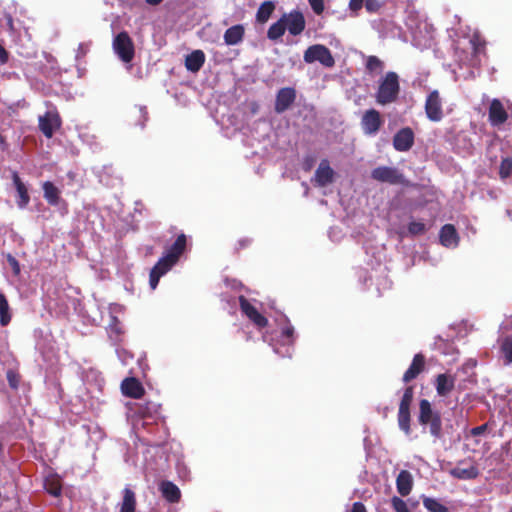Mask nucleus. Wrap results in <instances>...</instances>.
<instances>
[{"label":"nucleus","instance_id":"39448f33","mask_svg":"<svg viewBox=\"0 0 512 512\" xmlns=\"http://www.w3.org/2000/svg\"><path fill=\"white\" fill-rule=\"evenodd\" d=\"M112 47L122 62L130 63L133 60L135 47L133 40L126 31H122L114 37Z\"/></svg>","mask_w":512,"mask_h":512},{"label":"nucleus","instance_id":"a18cd8bd","mask_svg":"<svg viewBox=\"0 0 512 512\" xmlns=\"http://www.w3.org/2000/svg\"><path fill=\"white\" fill-rule=\"evenodd\" d=\"M282 335L288 339V343L291 344L294 341V328L291 325L286 326L282 330Z\"/></svg>","mask_w":512,"mask_h":512},{"label":"nucleus","instance_id":"cd10ccee","mask_svg":"<svg viewBox=\"0 0 512 512\" xmlns=\"http://www.w3.org/2000/svg\"><path fill=\"white\" fill-rule=\"evenodd\" d=\"M275 10V3L273 1H264L258 8L256 13V21L264 24L271 17Z\"/></svg>","mask_w":512,"mask_h":512},{"label":"nucleus","instance_id":"5701e85b","mask_svg":"<svg viewBox=\"0 0 512 512\" xmlns=\"http://www.w3.org/2000/svg\"><path fill=\"white\" fill-rule=\"evenodd\" d=\"M244 35V26L242 24H236L225 31L223 38L226 45L234 46L242 42Z\"/></svg>","mask_w":512,"mask_h":512},{"label":"nucleus","instance_id":"e433bc0d","mask_svg":"<svg viewBox=\"0 0 512 512\" xmlns=\"http://www.w3.org/2000/svg\"><path fill=\"white\" fill-rule=\"evenodd\" d=\"M512 175V158H503L499 167V176L501 179H507Z\"/></svg>","mask_w":512,"mask_h":512},{"label":"nucleus","instance_id":"423d86ee","mask_svg":"<svg viewBox=\"0 0 512 512\" xmlns=\"http://www.w3.org/2000/svg\"><path fill=\"white\" fill-rule=\"evenodd\" d=\"M371 178L381 183L390 185H405L406 179L397 168L390 166H378L371 171Z\"/></svg>","mask_w":512,"mask_h":512},{"label":"nucleus","instance_id":"bb28decb","mask_svg":"<svg viewBox=\"0 0 512 512\" xmlns=\"http://www.w3.org/2000/svg\"><path fill=\"white\" fill-rule=\"evenodd\" d=\"M398 426L405 435L411 434V413L410 409L399 408L397 414Z\"/></svg>","mask_w":512,"mask_h":512},{"label":"nucleus","instance_id":"3c124183","mask_svg":"<svg viewBox=\"0 0 512 512\" xmlns=\"http://www.w3.org/2000/svg\"><path fill=\"white\" fill-rule=\"evenodd\" d=\"M312 161H313V160L311 159V160H309V161H308V160H306V161L304 162L303 168H304V170H305V171H309V170L312 168Z\"/></svg>","mask_w":512,"mask_h":512},{"label":"nucleus","instance_id":"9b49d317","mask_svg":"<svg viewBox=\"0 0 512 512\" xmlns=\"http://www.w3.org/2000/svg\"><path fill=\"white\" fill-rule=\"evenodd\" d=\"M282 18L285 21L286 30L293 35H300L306 27V21L302 12L298 10L291 11L288 14H284Z\"/></svg>","mask_w":512,"mask_h":512},{"label":"nucleus","instance_id":"ea45409f","mask_svg":"<svg viewBox=\"0 0 512 512\" xmlns=\"http://www.w3.org/2000/svg\"><path fill=\"white\" fill-rule=\"evenodd\" d=\"M391 504L395 512H411L408 509L406 502L398 496L392 497Z\"/></svg>","mask_w":512,"mask_h":512},{"label":"nucleus","instance_id":"f704fd0d","mask_svg":"<svg viewBox=\"0 0 512 512\" xmlns=\"http://www.w3.org/2000/svg\"><path fill=\"white\" fill-rule=\"evenodd\" d=\"M383 66V62L377 56H368L366 60V69L369 73H380L383 70Z\"/></svg>","mask_w":512,"mask_h":512},{"label":"nucleus","instance_id":"8fccbe9b","mask_svg":"<svg viewBox=\"0 0 512 512\" xmlns=\"http://www.w3.org/2000/svg\"><path fill=\"white\" fill-rule=\"evenodd\" d=\"M8 61V52L0 45V63L5 64Z\"/></svg>","mask_w":512,"mask_h":512},{"label":"nucleus","instance_id":"7c9ffc66","mask_svg":"<svg viewBox=\"0 0 512 512\" xmlns=\"http://www.w3.org/2000/svg\"><path fill=\"white\" fill-rule=\"evenodd\" d=\"M500 350L504 357L505 363H512V335L504 336L500 340Z\"/></svg>","mask_w":512,"mask_h":512},{"label":"nucleus","instance_id":"f03ea898","mask_svg":"<svg viewBox=\"0 0 512 512\" xmlns=\"http://www.w3.org/2000/svg\"><path fill=\"white\" fill-rule=\"evenodd\" d=\"M417 420L424 430L428 429L432 437L435 439L442 438L443 428L441 412L434 409L428 399H421L419 401Z\"/></svg>","mask_w":512,"mask_h":512},{"label":"nucleus","instance_id":"412c9836","mask_svg":"<svg viewBox=\"0 0 512 512\" xmlns=\"http://www.w3.org/2000/svg\"><path fill=\"white\" fill-rule=\"evenodd\" d=\"M12 181L18 195L16 203L19 208L24 209L30 202L28 189L16 171L12 173Z\"/></svg>","mask_w":512,"mask_h":512},{"label":"nucleus","instance_id":"6ab92c4d","mask_svg":"<svg viewBox=\"0 0 512 512\" xmlns=\"http://www.w3.org/2000/svg\"><path fill=\"white\" fill-rule=\"evenodd\" d=\"M464 462L461 461L449 471V474L460 480H472L479 476V469L477 465L470 464L466 467L463 466Z\"/></svg>","mask_w":512,"mask_h":512},{"label":"nucleus","instance_id":"9d476101","mask_svg":"<svg viewBox=\"0 0 512 512\" xmlns=\"http://www.w3.org/2000/svg\"><path fill=\"white\" fill-rule=\"evenodd\" d=\"M383 125L380 112L376 109L365 111L361 119V127L366 135H375Z\"/></svg>","mask_w":512,"mask_h":512},{"label":"nucleus","instance_id":"a211bd4d","mask_svg":"<svg viewBox=\"0 0 512 512\" xmlns=\"http://www.w3.org/2000/svg\"><path fill=\"white\" fill-rule=\"evenodd\" d=\"M334 179V171L330 167L328 160L324 159L320 162L315 171L314 181L316 186L325 187L332 183Z\"/></svg>","mask_w":512,"mask_h":512},{"label":"nucleus","instance_id":"473e14b6","mask_svg":"<svg viewBox=\"0 0 512 512\" xmlns=\"http://www.w3.org/2000/svg\"><path fill=\"white\" fill-rule=\"evenodd\" d=\"M422 501L429 512H449V508L435 498L424 496Z\"/></svg>","mask_w":512,"mask_h":512},{"label":"nucleus","instance_id":"79ce46f5","mask_svg":"<svg viewBox=\"0 0 512 512\" xmlns=\"http://www.w3.org/2000/svg\"><path fill=\"white\" fill-rule=\"evenodd\" d=\"M313 12L321 15L324 11V0H308Z\"/></svg>","mask_w":512,"mask_h":512},{"label":"nucleus","instance_id":"f8f14e48","mask_svg":"<svg viewBox=\"0 0 512 512\" xmlns=\"http://www.w3.org/2000/svg\"><path fill=\"white\" fill-rule=\"evenodd\" d=\"M296 100V90L292 87H284L278 90L275 99L274 110L281 114L291 107Z\"/></svg>","mask_w":512,"mask_h":512},{"label":"nucleus","instance_id":"0eeeda50","mask_svg":"<svg viewBox=\"0 0 512 512\" xmlns=\"http://www.w3.org/2000/svg\"><path fill=\"white\" fill-rule=\"evenodd\" d=\"M61 125L62 120L56 108L46 111L38 118V128L48 139L53 137L55 131L59 130Z\"/></svg>","mask_w":512,"mask_h":512},{"label":"nucleus","instance_id":"603ef678","mask_svg":"<svg viewBox=\"0 0 512 512\" xmlns=\"http://www.w3.org/2000/svg\"><path fill=\"white\" fill-rule=\"evenodd\" d=\"M147 4L156 6L159 5L163 0H145Z\"/></svg>","mask_w":512,"mask_h":512},{"label":"nucleus","instance_id":"864d4df0","mask_svg":"<svg viewBox=\"0 0 512 512\" xmlns=\"http://www.w3.org/2000/svg\"><path fill=\"white\" fill-rule=\"evenodd\" d=\"M258 109H259L258 104L256 102H253L252 107H251L252 113H257Z\"/></svg>","mask_w":512,"mask_h":512},{"label":"nucleus","instance_id":"b1692460","mask_svg":"<svg viewBox=\"0 0 512 512\" xmlns=\"http://www.w3.org/2000/svg\"><path fill=\"white\" fill-rule=\"evenodd\" d=\"M440 242L445 247L457 246L459 237L456 228L452 224H445L439 234Z\"/></svg>","mask_w":512,"mask_h":512},{"label":"nucleus","instance_id":"6e6d98bb","mask_svg":"<svg viewBox=\"0 0 512 512\" xmlns=\"http://www.w3.org/2000/svg\"><path fill=\"white\" fill-rule=\"evenodd\" d=\"M115 331H116L117 333H121V331L119 330V328H116V329H115Z\"/></svg>","mask_w":512,"mask_h":512},{"label":"nucleus","instance_id":"6e6552de","mask_svg":"<svg viewBox=\"0 0 512 512\" xmlns=\"http://www.w3.org/2000/svg\"><path fill=\"white\" fill-rule=\"evenodd\" d=\"M443 102L438 90L431 91L425 101V113L432 122H440L444 116Z\"/></svg>","mask_w":512,"mask_h":512},{"label":"nucleus","instance_id":"09e8293b","mask_svg":"<svg viewBox=\"0 0 512 512\" xmlns=\"http://www.w3.org/2000/svg\"><path fill=\"white\" fill-rule=\"evenodd\" d=\"M351 512H367V509L362 502H354Z\"/></svg>","mask_w":512,"mask_h":512},{"label":"nucleus","instance_id":"58836bf2","mask_svg":"<svg viewBox=\"0 0 512 512\" xmlns=\"http://www.w3.org/2000/svg\"><path fill=\"white\" fill-rule=\"evenodd\" d=\"M426 231V225L422 222L412 221L408 225V232L411 235H422Z\"/></svg>","mask_w":512,"mask_h":512},{"label":"nucleus","instance_id":"c9c22d12","mask_svg":"<svg viewBox=\"0 0 512 512\" xmlns=\"http://www.w3.org/2000/svg\"><path fill=\"white\" fill-rule=\"evenodd\" d=\"M414 397V387L407 386L399 403V408L410 409Z\"/></svg>","mask_w":512,"mask_h":512},{"label":"nucleus","instance_id":"72a5a7b5","mask_svg":"<svg viewBox=\"0 0 512 512\" xmlns=\"http://www.w3.org/2000/svg\"><path fill=\"white\" fill-rule=\"evenodd\" d=\"M470 44L475 55L484 52L486 41L479 33H474L470 38Z\"/></svg>","mask_w":512,"mask_h":512},{"label":"nucleus","instance_id":"4468645a","mask_svg":"<svg viewBox=\"0 0 512 512\" xmlns=\"http://www.w3.org/2000/svg\"><path fill=\"white\" fill-rule=\"evenodd\" d=\"M414 132L410 127L400 129L393 137V147L396 151L406 152L414 145Z\"/></svg>","mask_w":512,"mask_h":512},{"label":"nucleus","instance_id":"4be33fe9","mask_svg":"<svg viewBox=\"0 0 512 512\" xmlns=\"http://www.w3.org/2000/svg\"><path fill=\"white\" fill-rule=\"evenodd\" d=\"M396 488L402 496H408L413 488V478L409 471L401 470L396 478Z\"/></svg>","mask_w":512,"mask_h":512},{"label":"nucleus","instance_id":"2eb2a0df","mask_svg":"<svg viewBox=\"0 0 512 512\" xmlns=\"http://www.w3.org/2000/svg\"><path fill=\"white\" fill-rule=\"evenodd\" d=\"M425 366V356L422 353L415 354L409 368L403 374L402 381L409 383L416 379L425 370Z\"/></svg>","mask_w":512,"mask_h":512},{"label":"nucleus","instance_id":"de8ad7c7","mask_svg":"<svg viewBox=\"0 0 512 512\" xmlns=\"http://www.w3.org/2000/svg\"><path fill=\"white\" fill-rule=\"evenodd\" d=\"M363 2H364V0H350L349 8L352 11L357 12L358 10H360L362 8Z\"/></svg>","mask_w":512,"mask_h":512},{"label":"nucleus","instance_id":"49530a36","mask_svg":"<svg viewBox=\"0 0 512 512\" xmlns=\"http://www.w3.org/2000/svg\"><path fill=\"white\" fill-rule=\"evenodd\" d=\"M488 428V423H484L480 426L474 427L470 430V434L472 436H480L486 432Z\"/></svg>","mask_w":512,"mask_h":512},{"label":"nucleus","instance_id":"ddd939ff","mask_svg":"<svg viewBox=\"0 0 512 512\" xmlns=\"http://www.w3.org/2000/svg\"><path fill=\"white\" fill-rule=\"evenodd\" d=\"M508 119V113L502 102L495 98L490 102L488 109V120L493 127L503 125Z\"/></svg>","mask_w":512,"mask_h":512},{"label":"nucleus","instance_id":"393cba45","mask_svg":"<svg viewBox=\"0 0 512 512\" xmlns=\"http://www.w3.org/2000/svg\"><path fill=\"white\" fill-rule=\"evenodd\" d=\"M205 54L202 50H194L185 58V67L188 71L196 73L205 63Z\"/></svg>","mask_w":512,"mask_h":512},{"label":"nucleus","instance_id":"1a4fd4ad","mask_svg":"<svg viewBox=\"0 0 512 512\" xmlns=\"http://www.w3.org/2000/svg\"><path fill=\"white\" fill-rule=\"evenodd\" d=\"M239 305L241 312L256 325L258 328H265L268 325V319L263 316L255 306H253L249 300L243 296L240 295L239 298Z\"/></svg>","mask_w":512,"mask_h":512},{"label":"nucleus","instance_id":"a19ab883","mask_svg":"<svg viewBox=\"0 0 512 512\" xmlns=\"http://www.w3.org/2000/svg\"><path fill=\"white\" fill-rule=\"evenodd\" d=\"M6 378H7L9 386L12 389L18 388L19 382H20V375L17 372H15L13 370H8L6 373Z\"/></svg>","mask_w":512,"mask_h":512},{"label":"nucleus","instance_id":"4c0bfd02","mask_svg":"<svg viewBox=\"0 0 512 512\" xmlns=\"http://www.w3.org/2000/svg\"><path fill=\"white\" fill-rule=\"evenodd\" d=\"M45 488L50 495L56 497L62 492V486L58 480L46 481Z\"/></svg>","mask_w":512,"mask_h":512},{"label":"nucleus","instance_id":"2f4dec72","mask_svg":"<svg viewBox=\"0 0 512 512\" xmlns=\"http://www.w3.org/2000/svg\"><path fill=\"white\" fill-rule=\"evenodd\" d=\"M10 321L11 314L7 298L3 293H0V324L1 326H7Z\"/></svg>","mask_w":512,"mask_h":512},{"label":"nucleus","instance_id":"c756f323","mask_svg":"<svg viewBox=\"0 0 512 512\" xmlns=\"http://www.w3.org/2000/svg\"><path fill=\"white\" fill-rule=\"evenodd\" d=\"M286 26L287 25H285L284 19L281 17L277 22L273 23L268 28V31H267L268 39L271 41H277L278 39H280L286 31Z\"/></svg>","mask_w":512,"mask_h":512},{"label":"nucleus","instance_id":"5fc2aeb1","mask_svg":"<svg viewBox=\"0 0 512 512\" xmlns=\"http://www.w3.org/2000/svg\"><path fill=\"white\" fill-rule=\"evenodd\" d=\"M3 451V445L0 443V453Z\"/></svg>","mask_w":512,"mask_h":512},{"label":"nucleus","instance_id":"f257e3e1","mask_svg":"<svg viewBox=\"0 0 512 512\" xmlns=\"http://www.w3.org/2000/svg\"><path fill=\"white\" fill-rule=\"evenodd\" d=\"M188 238L181 232L175 241L166 248L163 256L152 267L149 274V285L152 290L156 289L162 276L168 273L180 260L187 248Z\"/></svg>","mask_w":512,"mask_h":512},{"label":"nucleus","instance_id":"f3484780","mask_svg":"<svg viewBox=\"0 0 512 512\" xmlns=\"http://www.w3.org/2000/svg\"><path fill=\"white\" fill-rule=\"evenodd\" d=\"M121 391L123 395L133 399H140L145 393L143 385L135 377L125 378L121 383Z\"/></svg>","mask_w":512,"mask_h":512},{"label":"nucleus","instance_id":"c03bdc74","mask_svg":"<svg viewBox=\"0 0 512 512\" xmlns=\"http://www.w3.org/2000/svg\"><path fill=\"white\" fill-rule=\"evenodd\" d=\"M381 4L378 0H365V8L369 12H376L380 9Z\"/></svg>","mask_w":512,"mask_h":512},{"label":"nucleus","instance_id":"dca6fc26","mask_svg":"<svg viewBox=\"0 0 512 512\" xmlns=\"http://www.w3.org/2000/svg\"><path fill=\"white\" fill-rule=\"evenodd\" d=\"M161 496L171 504L180 502L182 493L179 487L169 480H162L158 485Z\"/></svg>","mask_w":512,"mask_h":512},{"label":"nucleus","instance_id":"c85d7f7f","mask_svg":"<svg viewBox=\"0 0 512 512\" xmlns=\"http://www.w3.org/2000/svg\"><path fill=\"white\" fill-rule=\"evenodd\" d=\"M136 497L135 493L128 487L123 490V500L121 503L120 512H135Z\"/></svg>","mask_w":512,"mask_h":512},{"label":"nucleus","instance_id":"7ed1b4c3","mask_svg":"<svg viewBox=\"0 0 512 512\" xmlns=\"http://www.w3.org/2000/svg\"><path fill=\"white\" fill-rule=\"evenodd\" d=\"M399 92V77L396 72L389 71L379 83L376 100L382 105L392 103L397 99Z\"/></svg>","mask_w":512,"mask_h":512},{"label":"nucleus","instance_id":"20e7f679","mask_svg":"<svg viewBox=\"0 0 512 512\" xmlns=\"http://www.w3.org/2000/svg\"><path fill=\"white\" fill-rule=\"evenodd\" d=\"M303 60L308 64L319 62L326 68H332L335 65V59L331 51L322 44L309 46L304 52Z\"/></svg>","mask_w":512,"mask_h":512},{"label":"nucleus","instance_id":"aec40b11","mask_svg":"<svg viewBox=\"0 0 512 512\" xmlns=\"http://www.w3.org/2000/svg\"><path fill=\"white\" fill-rule=\"evenodd\" d=\"M435 388L439 396H448L455 388V377L447 373L437 375L435 379Z\"/></svg>","mask_w":512,"mask_h":512},{"label":"nucleus","instance_id":"37998d69","mask_svg":"<svg viewBox=\"0 0 512 512\" xmlns=\"http://www.w3.org/2000/svg\"><path fill=\"white\" fill-rule=\"evenodd\" d=\"M7 262L11 266L14 275H19V273H20V264H19L18 260L14 256H12L11 254H8L7 255Z\"/></svg>","mask_w":512,"mask_h":512},{"label":"nucleus","instance_id":"a878e982","mask_svg":"<svg viewBox=\"0 0 512 512\" xmlns=\"http://www.w3.org/2000/svg\"><path fill=\"white\" fill-rule=\"evenodd\" d=\"M44 198L51 206H57L60 203V190L50 181H45L42 184Z\"/></svg>","mask_w":512,"mask_h":512}]
</instances>
